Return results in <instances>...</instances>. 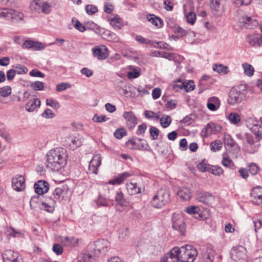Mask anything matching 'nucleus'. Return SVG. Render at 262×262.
Instances as JSON below:
<instances>
[{
  "label": "nucleus",
  "instance_id": "nucleus-10",
  "mask_svg": "<svg viewBox=\"0 0 262 262\" xmlns=\"http://www.w3.org/2000/svg\"><path fill=\"white\" fill-rule=\"evenodd\" d=\"M69 188L66 185H62L55 188L53 192V196L55 199L61 201L66 200L69 197Z\"/></svg>",
  "mask_w": 262,
  "mask_h": 262
},
{
  "label": "nucleus",
  "instance_id": "nucleus-61",
  "mask_svg": "<svg viewBox=\"0 0 262 262\" xmlns=\"http://www.w3.org/2000/svg\"><path fill=\"white\" fill-rule=\"evenodd\" d=\"M52 250L57 255H60L63 252L62 246L58 244L53 245Z\"/></svg>",
  "mask_w": 262,
  "mask_h": 262
},
{
  "label": "nucleus",
  "instance_id": "nucleus-27",
  "mask_svg": "<svg viewBox=\"0 0 262 262\" xmlns=\"http://www.w3.org/2000/svg\"><path fill=\"white\" fill-rule=\"evenodd\" d=\"M207 106L211 111H216L220 106L219 99L216 97L209 98L207 101Z\"/></svg>",
  "mask_w": 262,
  "mask_h": 262
},
{
  "label": "nucleus",
  "instance_id": "nucleus-21",
  "mask_svg": "<svg viewBox=\"0 0 262 262\" xmlns=\"http://www.w3.org/2000/svg\"><path fill=\"white\" fill-rule=\"evenodd\" d=\"M56 202L52 198L47 199L45 201L41 202L40 209L48 212H53L54 210Z\"/></svg>",
  "mask_w": 262,
  "mask_h": 262
},
{
  "label": "nucleus",
  "instance_id": "nucleus-58",
  "mask_svg": "<svg viewBox=\"0 0 262 262\" xmlns=\"http://www.w3.org/2000/svg\"><path fill=\"white\" fill-rule=\"evenodd\" d=\"M70 88H71V85L69 83L62 82L57 85L56 91L57 92H62Z\"/></svg>",
  "mask_w": 262,
  "mask_h": 262
},
{
  "label": "nucleus",
  "instance_id": "nucleus-9",
  "mask_svg": "<svg viewBox=\"0 0 262 262\" xmlns=\"http://www.w3.org/2000/svg\"><path fill=\"white\" fill-rule=\"evenodd\" d=\"M93 57L98 60L106 59L109 56L107 48L103 45L94 47L92 49Z\"/></svg>",
  "mask_w": 262,
  "mask_h": 262
},
{
  "label": "nucleus",
  "instance_id": "nucleus-45",
  "mask_svg": "<svg viewBox=\"0 0 262 262\" xmlns=\"http://www.w3.org/2000/svg\"><path fill=\"white\" fill-rule=\"evenodd\" d=\"M228 119L233 124H237L241 120L239 116L235 113H232L229 114Z\"/></svg>",
  "mask_w": 262,
  "mask_h": 262
},
{
  "label": "nucleus",
  "instance_id": "nucleus-37",
  "mask_svg": "<svg viewBox=\"0 0 262 262\" xmlns=\"http://www.w3.org/2000/svg\"><path fill=\"white\" fill-rule=\"evenodd\" d=\"M115 199L117 204L121 206H125L127 204V202L121 191L117 192Z\"/></svg>",
  "mask_w": 262,
  "mask_h": 262
},
{
  "label": "nucleus",
  "instance_id": "nucleus-3",
  "mask_svg": "<svg viewBox=\"0 0 262 262\" xmlns=\"http://www.w3.org/2000/svg\"><path fill=\"white\" fill-rule=\"evenodd\" d=\"M247 95L246 86L239 85L231 89L229 92L227 102L231 105H236L243 102Z\"/></svg>",
  "mask_w": 262,
  "mask_h": 262
},
{
  "label": "nucleus",
  "instance_id": "nucleus-55",
  "mask_svg": "<svg viewBox=\"0 0 262 262\" xmlns=\"http://www.w3.org/2000/svg\"><path fill=\"white\" fill-rule=\"evenodd\" d=\"M10 9L8 8H0V18L9 20Z\"/></svg>",
  "mask_w": 262,
  "mask_h": 262
},
{
  "label": "nucleus",
  "instance_id": "nucleus-46",
  "mask_svg": "<svg viewBox=\"0 0 262 262\" xmlns=\"http://www.w3.org/2000/svg\"><path fill=\"white\" fill-rule=\"evenodd\" d=\"M31 88L35 91H41L44 89V83L41 81H35L30 85Z\"/></svg>",
  "mask_w": 262,
  "mask_h": 262
},
{
  "label": "nucleus",
  "instance_id": "nucleus-4",
  "mask_svg": "<svg viewBox=\"0 0 262 262\" xmlns=\"http://www.w3.org/2000/svg\"><path fill=\"white\" fill-rule=\"evenodd\" d=\"M178 251L181 262H193L198 255L196 249L190 245L178 247Z\"/></svg>",
  "mask_w": 262,
  "mask_h": 262
},
{
  "label": "nucleus",
  "instance_id": "nucleus-6",
  "mask_svg": "<svg viewBox=\"0 0 262 262\" xmlns=\"http://www.w3.org/2000/svg\"><path fill=\"white\" fill-rule=\"evenodd\" d=\"M30 7L32 11L49 14L51 12V0H33Z\"/></svg>",
  "mask_w": 262,
  "mask_h": 262
},
{
  "label": "nucleus",
  "instance_id": "nucleus-20",
  "mask_svg": "<svg viewBox=\"0 0 262 262\" xmlns=\"http://www.w3.org/2000/svg\"><path fill=\"white\" fill-rule=\"evenodd\" d=\"M35 192L38 194H42L46 193L49 190V185L44 181H38L34 184Z\"/></svg>",
  "mask_w": 262,
  "mask_h": 262
},
{
  "label": "nucleus",
  "instance_id": "nucleus-17",
  "mask_svg": "<svg viewBox=\"0 0 262 262\" xmlns=\"http://www.w3.org/2000/svg\"><path fill=\"white\" fill-rule=\"evenodd\" d=\"M247 41L252 47L262 46V35L260 34H252L247 36Z\"/></svg>",
  "mask_w": 262,
  "mask_h": 262
},
{
  "label": "nucleus",
  "instance_id": "nucleus-25",
  "mask_svg": "<svg viewBox=\"0 0 262 262\" xmlns=\"http://www.w3.org/2000/svg\"><path fill=\"white\" fill-rule=\"evenodd\" d=\"M177 194L178 196L184 201L189 200L191 197L190 190L186 187H179Z\"/></svg>",
  "mask_w": 262,
  "mask_h": 262
},
{
  "label": "nucleus",
  "instance_id": "nucleus-38",
  "mask_svg": "<svg viewBox=\"0 0 262 262\" xmlns=\"http://www.w3.org/2000/svg\"><path fill=\"white\" fill-rule=\"evenodd\" d=\"M242 67L244 69V73L246 76L248 77L253 76L254 69L252 65L245 62L242 64Z\"/></svg>",
  "mask_w": 262,
  "mask_h": 262
},
{
  "label": "nucleus",
  "instance_id": "nucleus-22",
  "mask_svg": "<svg viewBox=\"0 0 262 262\" xmlns=\"http://www.w3.org/2000/svg\"><path fill=\"white\" fill-rule=\"evenodd\" d=\"M108 20L110 25L115 29L119 30L123 27L121 19L117 15H111L108 17Z\"/></svg>",
  "mask_w": 262,
  "mask_h": 262
},
{
  "label": "nucleus",
  "instance_id": "nucleus-43",
  "mask_svg": "<svg viewBox=\"0 0 262 262\" xmlns=\"http://www.w3.org/2000/svg\"><path fill=\"white\" fill-rule=\"evenodd\" d=\"M210 147L212 151H219L222 147V143L220 140H215L210 143Z\"/></svg>",
  "mask_w": 262,
  "mask_h": 262
},
{
  "label": "nucleus",
  "instance_id": "nucleus-2",
  "mask_svg": "<svg viewBox=\"0 0 262 262\" xmlns=\"http://www.w3.org/2000/svg\"><path fill=\"white\" fill-rule=\"evenodd\" d=\"M110 247L109 242L105 239H99L89 246V252L83 256L85 262H92L95 257L104 255Z\"/></svg>",
  "mask_w": 262,
  "mask_h": 262
},
{
  "label": "nucleus",
  "instance_id": "nucleus-7",
  "mask_svg": "<svg viewBox=\"0 0 262 262\" xmlns=\"http://www.w3.org/2000/svg\"><path fill=\"white\" fill-rule=\"evenodd\" d=\"M172 227L181 234H184L185 230V224L183 215L180 212L173 213L171 217Z\"/></svg>",
  "mask_w": 262,
  "mask_h": 262
},
{
  "label": "nucleus",
  "instance_id": "nucleus-39",
  "mask_svg": "<svg viewBox=\"0 0 262 262\" xmlns=\"http://www.w3.org/2000/svg\"><path fill=\"white\" fill-rule=\"evenodd\" d=\"M160 122L163 128H166L170 125L171 118L168 115H164L160 118Z\"/></svg>",
  "mask_w": 262,
  "mask_h": 262
},
{
  "label": "nucleus",
  "instance_id": "nucleus-14",
  "mask_svg": "<svg viewBox=\"0 0 262 262\" xmlns=\"http://www.w3.org/2000/svg\"><path fill=\"white\" fill-rule=\"evenodd\" d=\"M196 199L199 202L207 205L211 204L214 201V197L212 194L201 191L196 192Z\"/></svg>",
  "mask_w": 262,
  "mask_h": 262
},
{
  "label": "nucleus",
  "instance_id": "nucleus-60",
  "mask_svg": "<svg viewBox=\"0 0 262 262\" xmlns=\"http://www.w3.org/2000/svg\"><path fill=\"white\" fill-rule=\"evenodd\" d=\"M55 113L50 109H46L42 114V116L45 118H53L55 117Z\"/></svg>",
  "mask_w": 262,
  "mask_h": 262
},
{
  "label": "nucleus",
  "instance_id": "nucleus-29",
  "mask_svg": "<svg viewBox=\"0 0 262 262\" xmlns=\"http://www.w3.org/2000/svg\"><path fill=\"white\" fill-rule=\"evenodd\" d=\"M221 127L214 123H208L205 127V136L207 137L212 134H215L220 132Z\"/></svg>",
  "mask_w": 262,
  "mask_h": 262
},
{
  "label": "nucleus",
  "instance_id": "nucleus-51",
  "mask_svg": "<svg viewBox=\"0 0 262 262\" xmlns=\"http://www.w3.org/2000/svg\"><path fill=\"white\" fill-rule=\"evenodd\" d=\"M86 12L89 15H93L98 12V8L93 5H88L85 7Z\"/></svg>",
  "mask_w": 262,
  "mask_h": 262
},
{
  "label": "nucleus",
  "instance_id": "nucleus-49",
  "mask_svg": "<svg viewBox=\"0 0 262 262\" xmlns=\"http://www.w3.org/2000/svg\"><path fill=\"white\" fill-rule=\"evenodd\" d=\"M157 56L165 58L168 60H174L176 58V54L174 53H167L165 52H158Z\"/></svg>",
  "mask_w": 262,
  "mask_h": 262
},
{
  "label": "nucleus",
  "instance_id": "nucleus-31",
  "mask_svg": "<svg viewBox=\"0 0 262 262\" xmlns=\"http://www.w3.org/2000/svg\"><path fill=\"white\" fill-rule=\"evenodd\" d=\"M83 140L82 137L79 135L76 136H71L69 138V142H70L69 145L73 148H77L82 145Z\"/></svg>",
  "mask_w": 262,
  "mask_h": 262
},
{
  "label": "nucleus",
  "instance_id": "nucleus-8",
  "mask_svg": "<svg viewBox=\"0 0 262 262\" xmlns=\"http://www.w3.org/2000/svg\"><path fill=\"white\" fill-rule=\"evenodd\" d=\"M230 255L235 262H246L247 260L246 250L242 246L233 247L231 250Z\"/></svg>",
  "mask_w": 262,
  "mask_h": 262
},
{
  "label": "nucleus",
  "instance_id": "nucleus-42",
  "mask_svg": "<svg viewBox=\"0 0 262 262\" xmlns=\"http://www.w3.org/2000/svg\"><path fill=\"white\" fill-rule=\"evenodd\" d=\"M211 165L206 163L204 161L200 162L198 165V169L201 172L209 171L210 170Z\"/></svg>",
  "mask_w": 262,
  "mask_h": 262
},
{
  "label": "nucleus",
  "instance_id": "nucleus-64",
  "mask_svg": "<svg viewBox=\"0 0 262 262\" xmlns=\"http://www.w3.org/2000/svg\"><path fill=\"white\" fill-rule=\"evenodd\" d=\"M93 120L96 122H103L107 120L106 117L104 115L99 116L95 114L93 118Z\"/></svg>",
  "mask_w": 262,
  "mask_h": 262
},
{
  "label": "nucleus",
  "instance_id": "nucleus-19",
  "mask_svg": "<svg viewBox=\"0 0 262 262\" xmlns=\"http://www.w3.org/2000/svg\"><path fill=\"white\" fill-rule=\"evenodd\" d=\"M4 262H13L21 258L19 254L11 250H6L2 254Z\"/></svg>",
  "mask_w": 262,
  "mask_h": 262
},
{
  "label": "nucleus",
  "instance_id": "nucleus-28",
  "mask_svg": "<svg viewBox=\"0 0 262 262\" xmlns=\"http://www.w3.org/2000/svg\"><path fill=\"white\" fill-rule=\"evenodd\" d=\"M123 117L126 119L129 128H132L137 123L136 117L132 112H125Z\"/></svg>",
  "mask_w": 262,
  "mask_h": 262
},
{
  "label": "nucleus",
  "instance_id": "nucleus-26",
  "mask_svg": "<svg viewBox=\"0 0 262 262\" xmlns=\"http://www.w3.org/2000/svg\"><path fill=\"white\" fill-rule=\"evenodd\" d=\"M24 15L23 13L14 9H10L8 20H10L12 22L17 23L20 21H22L24 19Z\"/></svg>",
  "mask_w": 262,
  "mask_h": 262
},
{
  "label": "nucleus",
  "instance_id": "nucleus-57",
  "mask_svg": "<svg viewBox=\"0 0 262 262\" xmlns=\"http://www.w3.org/2000/svg\"><path fill=\"white\" fill-rule=\"evenodd\" d=\"M185 211L190 214L198 213L200 209L198 207L195 206H191L185 208Z\"/></svg>",
  "mask_w": 262,
  "mask_h": 262
},
{
  "label": "nucleus",
  "instance_id": "nucleus-50",
  "mask_svg": "<svg viewBox=\"0 0 262 262\" xmlns=\"http://www.w3.org/2000/svg\"><path fill=\"white\" fill-rule=\"evenodd\" d=\"M209 172L215 176H220L223 173V170L221 167L211 166Z\"/></svg>",
  "mask_w": 262,
  "mask_h": 262
},
{
  "label": "nucleus",
  "instance_id": "nucleus-16",
  "mask_svg": "<svg viewBox=\"0 0 262 262\" xmlns=\"http://www.w3.org/2000/svg\"><path fill=\"white\" fill-rule=\"evenodd\" d=\"M202 256L204 262H213L216 253L211 247L202 248Z\"/></svg>",
  "mask_w": 262,
  "mask_h": 262
},
{
  "label": "nucleus",
  "instance_id": "nucleus-1",
  "mask_svg": "<svg viewBox=\"0 0 262 262\" xmlns=\"http://www.w3.org/2000/svg\"><path fill=\"white\" fill-rule=\"evenodd\" d=\"M67 154L63 148H56L49 150L46 155V165L53 171H58L67 164Z\"/></svg>",
  "mask_w": 262,
  "mask_h": 262
},
{
  "label": "nucleus",
  "instance_id": "nucleus-23",
  "mask_svg": "<svg viewBox=\"0 0 262 262\" xmlns=\"http://www.w3.org/2000/svg\"><path fill=\"white\" fill-rule=\"evenodd\" d=\"M131 174L127 172H125L118 174L114 179L108 181V183L111 185H120L126 179L129 178Z\"/></svg>",
  "mask_w": 262,
  "mask_h": 262
},
{
  "label": "nucleus",
  "instance_id": "nucleus-47",
  "mask_svg": "<svg viewBox=\"0 0 262 262\" xmlns=\"http://www.w3.org/2000/svg\"><path fill=\"white\" fill-rule=\"evenodd\" d=\"M129 235L128 229L123 227L119 230V238L122 240L125 239Z\"/></svg>",
  "mask_w": 262,
  "mask_h": 262
},
{
  "label": "nucleus",
  "instance_id": "nucleus-13",
  "mask_svg": "<svg viewBox=\"0 0 262 262\" xmlns=\"http://www.w3.org/2000/svg\"><path fill=\"white\" fill-rule=\"evenodd\" d=\"M102 158L100 154L93 156L89 166V172L90 173L97 174L99 167L101 164Z\"/></svg>",
  "mask_w": 262,
  "mask_h": 262
},
{
  "label": "nucleus",
  "instance_id": "nucleus-44",
  "mask_svg": "<svg viewBox=\"0 0 262 262\" xmlns=\"http://www.w3.org/2000/svg\"><path fill=\"white\" fill-rule=\"evenodd\" d=\"M11 94V88L9 86H5L0 88V95L6 97Z\"/></svg>",
  "mask_w": 262,
  "mask_h": 262
},
{
  "label": "nucleus",
  "instance_id": "nucleus-18",
  "mask_svg": "<svg viewBox=\"0 0 262 262\" xmlns=\"http://www.w3.org/2000/svg\"><path fill=\"white\" fill-rule=\"evenodd\" d=\"M252 201L255 204L258 205L262 203V187L257 186L252 189L251 193Z\"/></svg>",
  "mask_w": 262,
  "mask_h": 262
},
{
  "label": "nucleus",
  "instance_id": "nucleus-35",
  "mask_svg": "<svg viewBox=\"0 0 262 262\" xmlns=\"http://www.w3.org/2000/svg\"><path fill=\"white\" fill-rule=\"evenodd\" d=\"M252 132L254 134L257 141H259L262 139V129L258 125V122L256 121V123L254 124L251 128Z\"/></svg>",
  "mask_w": 262,
  "mask_h": 262
},
{
  "label": "nucleus",
  "instance_id": "nucleus-24",
  "mask_svg": "<svg viewBox=\"0 0 262 262\" xmlns=\"http://www.w3.org/2000/svg\"><path fill=\"white\" fill-rule=\"evenodd\" d=\"M223 139L225 146L226 148L232 147L235 150H239V148L238 147L237 145L236 144V142L230 135L224 134Z\"/></svg>",
  "mask_w": 262,
  "mask_h": 262
},
{
  "label": "nucleus",
  "instance_id": "nucleus-54",
  "mask_svg": "<svg viewBox=\"0 0 262 262\" xmlns=\"http://www.w3.org/2000/svg\"><path fill=\"white\" fill-rule=\"evenodd\" d=\"M5 232L8 236L15 237L17 234H20L19 231H16L12 227H8L6 229Z\"/></svg>",
  "mask_w": 262,
  "mask_h": 262
},
{
  "label": "nucleus",
  "instance_id": "nucleus-62",
  "mask_svg": "<svg viewBox=\"0 0 262 262\" xmlns=\"http://www.w3.org/2000/svg\"><path fill=\"white\" fill-rule=\"evenodd\" d=\"M232 163V161L229 159L227 154H224L222 161V164L225 167H229L231 165Z\"/></svg>",
  "mask_w": 262,
  "mask_h": 262
},
{
  "label": "nucleus",
  "instance_id": "nucleus-30",
  "mask_svg": "<svg viewBox=\"0 0 262 262\" xmlns=\"http://www.w3.org/2000/svg\"><path fill=\"white\" fill-rule=\"evenodd\" d=\"M40 105V101L37 98H34L28 101L25 105V108L29 112H33L35 108Z\"/></svg>",
  "mask_w": 262,
  "mask_h": 262
},
{
  "label": "nucleus",
  "instance_id": "nucleus-52",
  "mask_svg": "<svg viewBox=\"0 0 262 262\" xmlns=\"http://www.w3.org/2000/svg\"><path fill=\"white\" fill-rule=\"evenodd\" d=\"M186 17L187 19V21L191 24L193 25L194 24L196 19V15L195 14L191 11L189 12L186 15Z\"/></svg>",
  "mask_w": 262,
  "mask_h": 262
},
{
  "label": "nucleus",
  "instance_id": "nucleus-59",
  "mask_svg": "<svg viewBox=\"0 0 262 262\" xmlns=\"http://www.w3.org/2000/svg\"><path fill=\"white\" fill-rule=\"evenodd\" d=\"M140 73L138 70L134 69L127 73V77L129 79L136 78L138 77Z\"/></svg>",
  "mask_w": 262,
  "mask_h": 262
},
{
  "label": "nucleus",
  "instance_id": "nucleus-5",
  "mask_svg": "<svg viewBox=\"0 0 262 262\" xmlns=\"http://www.w3.org/2000/svg\"><path fill=\"white\" fill-rule=\"evenodd\" d=\"M169 198V191L166 189H161L153 196L151 203L155 208H162L168 202Z\"/></svg>",
  "mask_w": 262,
  "mask_h": 262
},
{
  "label": "nucleus",
  "instance_id": "nucleus-36",
  "mask_svg": "<svg viewBox=\"0 0 262 262\" xmlns=\"http://www.w3.org/2000/svg\"><path fill=\"white\" fill-rule=\"evenodd\" d=\"M41 202L38 196H32L30 201V206L31 209L36 210L38 208H40Z\"/></svg>",
  "mask_w": 262,
  "mask_h": 262
},
{
  "label": "nucleus",
  "instance_id": "nucleus-12",
  "mask_svg": "<svg viewBox=\"0 0 262 262\" xmlns=\"http://www.w3.org/2000/svg\"><path fill=\"white\" fill-rule=\"evenodd\" d=\"M180 261L178 247L173 248L169 252L165 254L162 258V262Z\"/></svg>",
  "mask_w": 262,
  "mask_h": 262
},
{
  "label": "nucleus",
  "instance_id": "nucleus-63",
  "mask_svg": "<svg viewBox=\"0 0 262 262\" xmlns=\"http://www.w3.org/2000/svg\"><path fill=\"white\" fill-rule=\"evenodd\" d=\"M126 132L124 129H119L115 132L114 135L116 138L120 139L122 138L124 136L126 135Z\"/></svg>",
  "mask_w": 262,
  "mask_h": 262
},
{
  "label": "nucleus",
  "instance_id": "nucleus-48",
  "mask_svg": "<svg viewBox=\"0 0 262 262\" xmlns=\"http://www.w3.org/2000/svg\"><path fill=\"white\" fill-rule=\"evenodd\" d=\"M149 133L151 139L155 140L158 139L159 130L155 126H151L149 129Z\"/></svg>",
  "mask_w": 262,
  "mask_h": 262
},
{
  "label": "nucleus",
  "instance_id": "nucleus-33",
  "mask_svg": "<svg viewBox=\"0 0 262 262\" xmlns=\"http://www.w3.org/2000/svg\"><path fill=\"white\" fill-rule=\"evenodd\" d=\"M147 18L149 22L158 28H161L163 26L162 20L153 14L148 15Z\"/></svg>",
  "mask_w": 262,
  "mask_h": 262
},
{
  "label": "nucleus",
  "instance_id": "nucleus-40",
  "mask_svg": "<svg viewBox=\"0 0 262 262\" xmlns=\"http://www.w3.org/2000/svg\"><path fill=\"white\" fill-rule=\"evenodd\" d=\"M213 71L220 74H226L228 72V67L221 64H215L213 66Z\"/></svg>",
  "mask_w": 262,
  "mask_h": 262
},
{
  "label": "nucleus",
  "instance_id": "nucleus-32",
  "mask_svg": "<svg viewBox=\"0 0 262 262\" xmlns=\"http://www.w3.org/2000/svg\"><path fill=\"white\" fill-rule=\"evenodd\" d=\"M128 192L131 195H134L141 192V188L137 186L136 183L129 182L126 184Z\"/></svg>",
  "mask_w": 262,
  "mask_h": 262
},
{
  "label": "nucleus",
  "instance_id": "nucleus-56",
  "mask_svg": "<svg viewBox=\"0 0 262 262\" xmlns=\"http://www.w3.org/2000/svg\"><path fill=\"white\" fill-rule=\"evenodd\" d=\"M46 47V45L41 42L33 41L32 49L34 50H35V51L42 50H43Z\"/></svg>",
  "mask_w": 262,
  "mask_h": 262
},
{
  "label": "nucleus",
  "instance_id": "nucleus-53",
  "mask_svg": "<svg viewBox=\"0 0 262 262\" xmlns=\"http://www.w3.org/2000/svg\"><path fill=\"white\" fill-rule=\"evenodd\" d=\"M46 104L55 109H58L60 107V104L59 103L52 99H47Z\"/></svg>",
  "mask_w": 262,
  "mask_h": 262
},
{
  "label": "nucleus",
  "instance_id": "nucleus-11",
  "mask_svg": "<svg viewBox=\"0 0 262 262\" xmlns=\"http://www.w3.org/2000/svg\"><path fill=\"white\" fill-rule=\"evenodd\" d=\"M238 24L241 27H244L248 29H252L258 24L256 19H252L251 17L248 16H242L239 19Z\"/></svg>",
  "mask_w": 262,
  "mask_h": 262
},
{
  "label": "nucleus",
  "instance_id": "nucleus-34",
  "mask_svg": "<svg viewBox=\"0 0 262 262\" xmlns=\"http://www.w3.org/2000/svg\"><path fill=\"white\" fill-rule=\"evenodd\" d=\"M62 243L64 245L69 247L75 246L78 243L77 238L71 237H64L62 239Z\"/></svg>",
  "mask_w": 262,
  "mask_h": 262
},
{
  "label": "nucleus",
  "instance_id": "nucleus-15",
  "mask_svg": "<svg viewBox=\"0 0 262 262\" xmlns=\"http://www.w3.org/2000/svg\"><path fill=\"white\" fill-rule=\"evenodd\" d=\"M12 186L17 191H21L25 188V180L23 176H16L12 179Z\"/></svg>",
  "mask_w": 262,
  "mask_h": 262
},
{
  "label": "nucleus",
  "instance_id": "nucleus-41",
  "mask_svg": "<svg viewBox=\"0 0 262 262\" xmlns=\"http://www.w3.org/2000/svg\"><path fill=\"white\" fill-rule=\"evenodd\" d=\"M181 86H182L183 89H184L187 92L193 91L195 88V85L192 81L183 82L181 83Z\"/></svg>",
  "mask_w": 262,
  "mask_h": 262
}]
</instances>
